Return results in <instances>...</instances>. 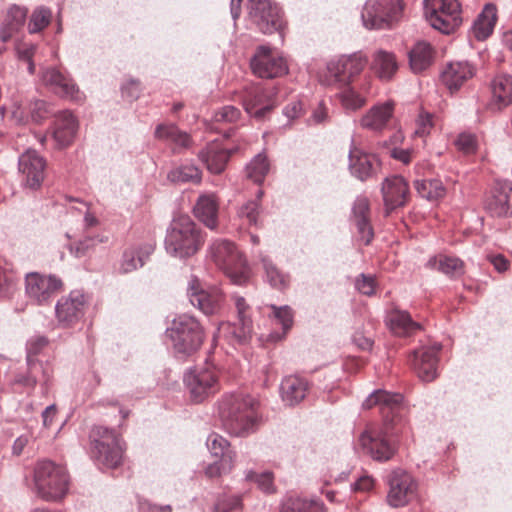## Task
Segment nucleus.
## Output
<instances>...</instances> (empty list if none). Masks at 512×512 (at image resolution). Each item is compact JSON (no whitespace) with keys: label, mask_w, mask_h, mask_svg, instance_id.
<instances>
[{"label":"nucleus","mask_w":512,"mask_h":512,"mask_svg":"<svg viewBox=\"0 0 512 512\" xmlns=\"http://www.w3.org/2000/svg\"><path fill=\"white\" fill-rule=\"evenodd\" d=\"M155 137L160 140H169L182 148H188L191 145L190 136L186 132L180 131L175 125H158Z\"/></svg>","instance_id":"obj_41"},{"label":"nucleus","mask_w":512,"mask_h":512,"mask_svg":"<svg viewBox=\"0 0 512 512\" xmlns=\"http://www.w3.org/2000/svg\"><path fill=\"white\" fill-rule=\"evenodd\" d=\"M19 171L26 187L40 188L45 178L46 161L34 150H27L19 158Z\"/></svg>","instance_id":"obj_20"},{"label":"nucleus","mask_w":512,"mask_h":512,"mask_svg":"<svg viewBox=\"0 0 512 512\" xmlns=\"http://www.w3.org/2000/svg\"><path fill=\"white\" fill-rule=\"evenodd\" d=\"M371 68L381 80L390 81L398 71L399 65L392 52L380 49L373 55Z\"/></svg>","instance_id":"obj_36"},{"label":"nucleus","mask_w":512,"mask_h":512,"mask_svg":"<svg viewBox=\"0 0 512 512\" xmlns=\"http://www.w3.org/2000/svg\"><path fill=\"white\" fill-rule=\"evenodd\" d=\"M395 104L393 101H387L382 104L372 106L360 119V126L375 132H380L387 128L394 114Z\"/></svg>","instance_id":"obj_26"},{"label":"nucleus","mask_w":512,"mask_h":512,"mask_svg":"<svg viewBox=\"0 0 512 512\" xmlns=\"http://www.w3.org/2000/svg\"><path fill=\"white\" fill-rule=\"evenodd\" d=\"M224 467H227V462L225 463L222 461V459H220L219 462L210 464L206 468L205 474L209 478H215L221 476L222 474L229 473L230 471H226Z\"/></svg>","instance_id":"obj_64"},{"label":"nucleus","mask_w":512,"mask_h":512,"mask_svg":"<svg viewBox=\"0 0 512 512\" xmlns=\"http://www.w3.org/2000/svg\"><path fill=\"white\" fill-rule=\"evenodd\" d=\"M476 75V68L468 61H456L447 64L441 78L445 86L451 91L459 90L467 81Z\"/></svg>","instance_id":"obj_25"},{"label":"nucleus","mask_w":512,"mask_h":512,"mask_svg":"<svg viewBox=\"0 0 512 512\" xmlns=\"http://www.w3.org/2000/svg\"><path fill=\"white\" fill-rule=\"evenodd\" d=\"M61 280L52 276L32 273L26 277V292L39 304L46 303L54 294L62 289Z\"/></svg>","instance_id":"obj_24"},{"label":"nucleus","mask_w":512,"mask_h":512,"mask_svg":"<svg viewBox=\"0 0 512 512\" xmlns=\"http://www.w3.org/2000/svg\"><path fill=\"white\" fill-rule=\"evenodd\" d=\"M27 13L25 7L15 4L6 9L0 22V55L7 50L5 44L15 39L22 31Z\"/></svg>","instance_id":"obj_21"},{"label":"nucleus","mask_w":512,"mask_h":512,"mask_svg":"<svg viewBox=\"0 0 512 512\" xmlns=\"http://www.w3.org/2000/svg\"><path fill=\"white\" fill-rule=\"evenodd\" d=\"M184 382L192 401L201 403L220 391L219 370L212 364H205L188 372Z\"/></svg>","instance_id":"obj_10"},{"label":"nucleus","mask_w":512,"mask_h":512,"mask_svg":"<svg viewBox=\"0 0 512 512\" xmlns=\"http://www.w3.org/2000/svg\"><path fill=\"white\" fill-rule=\"evenodd\" d=\"M403 10L402 0H368L362 12V19L369 29L389 28L401 19Z\"/></svg>","instance_id":"obj_9"},{"label":"nucleus","mask_w":512,"mask_h":512,"mask_svg":"<svg viewBox=\"0 0 512 512\" xmlns=\"http://www.w3.org/2000/svg\"><path fill=\"white\" fill-rule=\"evenodd\" d=\"M427 265L430 268L437 269L450 277H460L465 272L464 262L455 256L440 254L431 258Z\"/></svg>","instance_id":"obj_39"},{"label":"nucleus","mask_w":512,"mask_h":512,"mask_svg":"<svg viewBox=\"0 0 512 512\" xmlns=\"http://www.w3.org/2000/svg\"><path fill=\"white\" fill-rule=\"evenodd\" d=\"M107 241V237L96 235L86 236L81 240L75 241L70 245V252L77 258H82L91 255L95 247Z\"/></svg>","instance_id":"obj_47"},{"label":"nucleus","mask_w":512,"mask_h":512,"mask_svg":"<svg viewBox=\"0 0 512 512\" xmlns=\"http://www.w3.org/2000/svg\"><path fill=\"white\" fill-rule=\"evenodd\" d=\"M271 308L274 317L282 325L283 331L286 333L293 325V312L291 308L288 306H272Z\"/></svg>","instance_id":"obj_57"},{"label":"nucleus","mask_w":512,"mask_h":512,"mask_svg":"<svg viewBox=\"0 0 512 512\" xmlns=\"http://www.w3.org/2000/svg\"><path fill=\"white\" fill-rule=\"evenodd\" d=\"M433 61V49L426 42H418L409 52V64L413 72L426 70Z\"/></svg>","instance_id":"obj_40"},{"label":"nucleus","mask_w":512,"mask_h":512,"mask_svg":"<svg viewBox=\"0 0 512 512\" xmlns=\"http://www.w3.org/2000/svg\"><path fill=\"white\" fill-rule=\"evenodd\" d=\"M250 66L253 74L263 79L282 77L288 72L287 61L284 57L266 45L256 49Z\"/></svg>","instance_id":"obj_13"},{"label":"nucleus","mask_w":512,"mask_h":512,"mask_svg":"<svg viewBox=\"0 0 512 512\" xmlns=\"http://www.w3.org/2000/svg\"><path fill=\"white\" fill-rule=\"evenodd\" d=\"M168 179L175 183L199 184L202 180V172L197 166L186 164L171 170Z\"/></svg>","instance_id":"obj_44"},{"label":"nucleus","mask_w":512,"mask_h":512,"mask_svg":"<svg viewBox=\"0 0 512 512\" xmlns=\"http://www.w3.org/2000/svg\"><path fill=\"white\" fill-rule=\"evenodd\" d=\"M166 335L172 342L175 355L182 360L196 354L205 339L202 325L194 316L188 314L174 318L166 330Z\"/></svg>","instance_id":"obj_4"},{"label":"nucleus","mask_w":512,"mask_h":512,"mask_svg":"<svg viewBox=\"0 0 512 512\" xmlns=\"http://www.w3.org/2000/svg\"><path fill=\"white\" fill-rule=\"evenodd\" d=\"M236 308L238 311L239 321L241 323V328L236 329L229 323H223L219 327V333L230 332L233 336L239 341H245L247 337L250 336L252 331V323L249 317L246 316V310L248 306L244 300V298H237L236 300Z\"/></svg>","instance_id":"obj_37"},{"label":"nucleus","mask_w":512,"mask_h":512,"mask_svg":"<svg viewBox=\"0 0 512 512\" xmlns=\"http://www.w3.org/2000/svg\"><path fill=\"white\" fill-rule=\"evenodd\" d=\"M247 479L255 481L258 484V487L265 493H273L275 491L273 485V475L270 472H264L262 474L249 472L247 474Z\"/></svg>","instance_id":"obj_58"},{"label":"nucleus","mask_w":512,"mask_h":512,"mask_svg":"<svg viewBox=\"0 0 512 512\" xmlns=\"http://www.w3.org/2000/svg\"><path fill=\"white\" fill-rule=\"evenodd\" d=\"M484 208L493 217L512 216V182L496 181L486 193Z\"/></svg>","instance_id":"obj_15"},{"label":"nucleus","mask_w":512,"mask_h":512,"mask_svg":"<svg viewBox=\"0 0 512 512\" xmlns=\"http://www.w3.org/2000/svg\"><path fill=\"white\" fill-rule=\"evenodd\" d=\"M328 108L323 101L313 110L311 115V121L314 124H322L328 120Z\"/></svg>","instance_id":"obj_63"},{"label":"nucleus","mask_w":512,"mask_h":512,"mask_svg":"<svg viewBox=\"0 0 512 512\" xmlns=\"http://www.w3.org/2000/svg\"><path fill=\"white\" fill-rule=\"evenodd\" d=\"M497 19L496 6L494 4H486L474 21L472 26L473 36L479 41L486 40L493 33Z\"/></svg>","instance_id":"obj_35"},{"label":"nucleus","mask_w":512,"mask_h":512,"mask_svg":"<svg viewBox=\"0 0 512 512\" xmlns=\"http://www.w3.org/2000/svg\"><path fill=\"white\" fill-rule=\"evenodd\" d=\"M308 387V382L299 376L284 378L280 387L283 402L290 406L298 404L305 398Z\"/></svg>","instance_id":"obj_33"},{"label":"nucleus","mask_w":512,"mask_h":512,"mask_svg":"<svg viewBox=\"0 0 512 512\" xmlns=\"http://www.w3.org/2000/svg\"><path fill=\"white\" fill-rule=\"evenodd\" d=\"M455 145L459 151L466 155L474 154L477 150V138L470 133H461L455 141Z\"/></svg>","instance_id":"obj_56"},{"label":"nucleus","mask_w":512,"mask_h":512,"mask_svg":"<svg viewBox=\"0 0 512 512\" xmlns=\"http://www.w3.org/2000/svg\"><path fill=\"white\" fill-rule=\"evenodd\" d=\"M270 171V163L266 155L260 153L256 155L246 166V174L254 183L261 184L268 172Z\"/></svg>","instance_id":"obj_46"},{"label":"nucleus","mask_w":512,"mask_h":512,"mask_svg":"<svg viewBox=\"0 0 512 512\" xmlns=\"http://www.w3.org/2000/svg\"><path fill=\"white\" fill-rule=\"evenodd\" d=\"M415 135L425 137L429 135L434 128V115L425 111H421L416 119Z\"/></svg>","instance_id":"obj_54"},{"label":"nucleus","mask_w":512,"mask_h":512,"mask_svg":"<svg viewBox=\"0 0 512 512\" xmlns=\"http://www.w3.org/2000/svg\"><path fill=\"white\" fill-rule=\"evenodd\" d=\"M231 156V150L225 148L221 143L213 141L199 152V159L206 165L208 171L220 174L226 167Z\"/></svg>","instance_id":"obj_28"},{"label":"nucleus","mask_w":512,"mask_h":512,"mask_svg":"<svg viewBox=\"0 0 512 512\" xmlns=\"http://www.w3.org/2000/svg\"><path fill=\"white\" fill-rule=\"evenodd\" d=\"M392 330L400 335H409L421 328L420 324L413 321L409 313L395 310L390 314Z\"/></svg>","instance_id":"obj_42"},{"label":"nucleus","mask_w":512,"mask_h":512,"mask_svg":"<svg viewBox=\"0 0 512 512\" xmlns=\"http://www.w3.org/2000/svg\"><path fill=\"white\" fill-rule=\"evenodd\" d=\"M403 397L399 393L378 390L363 403L365 409L379 406L383 424H368L360 434L358 444L363 453L380 462L389 461L396 453V446L391 440L392 430L399 421Z\"/></svg>","instance_id":"obj_1"},{"label":"nucleus","mask_w":512,"mask_h":512,"mask_svg":"<svg viewBox=\"0 0 512 512\" xmlns=\"http://www.w3.org/2000/svg\"><path fill=\"white\" fill-rule=\"evenodd\" d=\"M7 265V261L0 258V296L10 294L14 287V279L11 274L7 273Z\"/></svg>","instance_id":"obj_59"},{"label":"nucleus","mask_w":512,"mask_h":512,"mask_svg":"<svg viewBox=\"0 0 512 512\" xmlns=\"http://www.w3.org/2000/svg\"><path fill=\"white\" fill-rule=\"evenodd\" d=\"M205 236L188 215L173 218L165 238L167 253L178 258L195 255L203 246Z\"/></svg>","instance_id":"obj_3"},{"label":"nucleus","mask_w":512,"mask_h":512,"mask_svg":"<svg viewBox=\"0 0 512 512\" xmlns=\"http://www.w3.org/2000/svg\"><path fill=\"white\" fill-rule=\"evenodd\" d=\"M281 512H323V506L314 500L289 499L283 504Z\"/></svg>","instance_id":"obj_49"},{"label":"nucleus","mask_w":512,"mask_h":512,"mask_svg":"<svg viewBox=\"0 0 512 512\" xmlns=\"http://www.w3.org/2000/svg\"><path fill=\"white\" fill-rule=\"evenodd\" d=\"M414 187L420 196L428 200H438L446 194V188L438 179L415 180Z\"/></svg>","instance_id":"obj_43"},{"label":"nucleus","mask_w":512,"mask_h":512,"mask_svg":"<svg viewBox=\"0 0 512 512\" xmlns=\"http://www.w3.org/2000/svg\"><path fill=\"white\" fill-rule=\"evenodd\" d=\"M33 481L36 495L46 502L61 501L69 490L66 468L49 460L35 465Z\"/></svg>","instance_id":"obj_5"},{"label":"nucleus","mask_w":512,"mask_h":512,"mask_svg":"<svg viewBox=\"0 0 512 512\" xmlns=\"http://www.w3.org/2000/svg\"><path fill=\"white\" fill-rule=\"evenodd\" d=\"M357 289L364 295L371 296L375 292L376 281L372 276L362 275L356 281Z\"/></svg>","instance_id":"obj_61"},{"label":"nucleus","mask_w":512,"mask_h":512,"mask_svg":"<svg viewBox=\"0 0 512 512\" xmlns=\"http://www.w3.org/2000/svg\"><path fill=\"white\" fill-rule=\"evenodd\" d=\"M207 447L213 456L227 462V467H224L226 471L232 470L236 453L229 448V442L223 436L217 433L210 434L207 439Z\"/></svg>","instance_id":"obj_38"},{"label":"nucleus","mask_w":512,"mask_h":512,"mask_svg":"<svg viewBox=\"0 0 512 512\" xmlns=\"http://www.w3.org/2000/svg\"><path fill=\"white\" fill-rule=\"evenodd\" d=\"M154 246L145 244L141 247H133L126 249L119 263L118 272L128 274L144 265L145 259L152 254Z\"/></svg>","instance_id":"obj_34"},{"label":"nucleus","mask_w":512,"mask_h":512,"mask_svg":"<svg viewBox=\"0 0 512 512\" xmlns=\"http://www.w3.org/2000/svg\"><path fill=\"white\" fill-rule=\"evenodd\" d=\"M340 101L346 110L356 111L366 104V98L354 87L347 86L340 93Z\"/></svg>","instance_id":"obj_50"},{"label":"nucleus","mask_w":512,"mask_h":512,"mask_svg":"<svg viewBox=\"0 0 512 512\" xmlns=\"http://www.w3.org/2000/svg\"><path fill=\"white\" fill-rule=\"evenodd\" d=\"M48 342L45 336L32 337L27 343L28 358L38 355L48 345Z\"/></svg>","instance_id":"obj_60"},{"label":"nucleus","mask_w":512,"mask_h":512,"mask_svg":"<svg viewBox=\"0 0 512 512\" xmlns=\"http://www.w3.org/2000/svg\"><path fill=\"white\" fill-rule=\"evenodd\" d=\"M262 265L266 280L272 287L284 289L288 286L290 281L289 276L280 270L271 260L263 258Z\"/></svg>","instance_id":"obj_48"},{"label":"nucleus","mask_w":512,"mask_h":512,"mask_svg":"<svg viewBox=\"0 0 512 512\" xmlns=\"http://www.w3.org/2000/svg\"><path fill=\"white\" fill-rule=\"evenodd\" d=\"M188 295L192 305L198 307L207 315L217 313L223 301V295L218 288H204L197 278L191 279L188 286Z\"/></svg>","instance_id":"obj_18"},{"label":"nucleus","mask_w":512,"mask_h":512,"mask_svg":"<svg viewBox=\"0 0 512 512\" xmlns=\"http://www.w3.org/2000/svg\"><path fill=\"white\" fill-rule=\"evenodd\" d=\"M512 103V76L498 75L491 83V99L488 107L492 111H501Z\"/></svg>","instance_id":"obj_31"},{"label":"nucleus","mask_w":512,"mask_h":512,"mask_svg":"<svg viewBox=\"0 0 512 512\" xmlns=\"http://www.w3.org/2000/svg\"><path fill=\"white\" fill-rule=\"evenodd\" d=\"M77 121L68 111L59 113L52 130V138L58 147L68 146L76 133Z\"/></svg>","instance_id":"obj_32"},{"label":"nucleus","mask_w":512,"mask_h":512,"mask_svg":"<svg viewBox=\"0 0 512 512\" xmlns=\"http://www.w3.org/2000/svg\"><path fill=\"white\" fill-rule=\"evenodd\" d=\"M349 160L351 173L362 181L370 178L379 165L375 155L366 153L357 147L350 150Z\"/></svg>","instance_id":"obj_29"},{"label":"nucleus","mask_w":512,"mask_h":512,"mask_svg":"<svg viewBox=\"0 0 512 512\" xmlns=\"http://www.w3.org/2000/svg\"><path fill=\"white\" fill-rule=\"evenodd\" d=\"M385 216L394 210L404 207L410 198L409 185L401 176L385 178L381 186Z\"/></svg>","instance_id":"obj_17"},{"label":"nucleus","mask_w":512,"mask_h":512,"mask_svg":"<svg viewBox=\"0 0 512 512\" xmlns=\"http://www.w3.org/2000/svg\"><path fill=\"white\" fill-rule=\"evenodd\" d=\"M441 348L440 344L423 346L412 353L410 358L411 366L422 381L431 382L438 377V362Z\"/></svg>","instance_id":"obj_16"},{"label":"nucleus","mask_w":512,"mask_h":512,"mask_svg":"<svg viewBox=\"0 0 512 512\" xmlns=\"http://www.w3.org/2000/svg\"><path fill=\"white\" fill-rule=\"evenodd\" d=\"M51 112L49 105L43 100H37L32 104L31 116L33 120L40 121Z\"/></svg>","instance_id":"obj_62"},{"label":"nucleus","mask_w":512,"mask_h":512,"mask_svg":"<svg viewBox=\"0 0 512 512\" xmlns=\"http://www.w3.org/2000/svg\"><path fill=\"white\" fill-rule=\"evenodd\" d=\"M248 15L264 34L280 32L284 27L281 10L271 0H249Z\"/></svg>","instance_id":"obj_11"},{"label":"nucleus","mask_w":512,"mask_h":512,"mask_svg":"<svg viewBox=\"0 0 512 512\" xmlns=\"http://www.w3.org/2000/svg\"><path fill=\"white\" fill-rule=\"evenodd\" d=\"M88 307V299L81 291H71L62 296L55 306V318L61 328H73L79 324Z\"/></svg>","instance_id":"obj_12"},{"label":"nucleus","mask_w":512,"mask_h":512,"mask_svg":"<svg viewBox=\"0 0 512 512\" xmlns=\"http://www.w3.org/2000/svg\"><path fill=\"white\" fill-rule=\"evenodd\" d=\"M424 14L430 25L449 34L462 23V9L458 0H424Z\"/></svg>","instance_id":"obj_8"},{"label":"nucleus","mask_w":512,"mask_h":512,"mask_svg":"<svg viewBox=\"0 0 512 512\" xmlns=\"http://www.w3.org/2000/svg\"><path fill=\"white\" fill-rule=\"evenodd\" d=\"M352 213L360 240L365 245L370 244L374 237V232L370 219L369 199L365 196L357 197L353 205Z\"/></svg>","instance_id":"obj_27"},{"label":"nucleus","mask_w":512,"mask_h":512,"mask_svg":"<svg viewBox=\"0 0 512 512\" xmlns=\"http://www.w3.org/2000/svg\"><path fill=\"white\" fill-rule=\"evenodd\" d=\"M36 50V46L32 43L25 42L22 40L15 41V51L17 57L28 63V71L30 74L35 72V65L33 62V56Z\"/></svg>","instance_id":"obj_53"},{"label":"nucleus","mask_w":512,"mask_h":512,"mask_svg":"<svg viewBox=\"0 0 512 512\" xmlns=\"http://www.w3.org/2000/svg\"><path fill=\"white\" fill-rule=\"evenodd\" d=\"M258 406V401L249 394H226L219 402V415L230 434L245 436L255 430L259 419Z\"/></svg>","instance_id":"obj_2"},{"label":"nucleus","mask_w":512,"mask_h":512,"mask_svg":"<svg viewBox=\"0 0 512 512\" xmlns=\"http://www.w3.org/2000/svg\"><path fill=\"white\" fill-rule=\"evenodd\" d=\"M242 500L238 495H223L215 503V512H231L241 508Z\"/></svg>","instance_id":"obj_55"},{"label":"nucleus","mask_w":512,"mask_h":512,"mask_svg":"<svg viewBox=\"0 0 512 512\" xmlns=\"http://www.w3.org/2000/svg\"><path fill=\"white\" fill-rule=\"evenodd\" d=\"M387 501L392 507L407 505L416 495L417 484L413 477L404 471H394L389 480Z\"/></svg>","instance_id":"obj_19"},{"label":"nucleus","mask_w":512,"mask_h":512,"mask_svg":"<svg viewBox=\"0 0 512 512\" xmlns=\"http://www.w3.org/2000/svg\"><path fill=\"white\" fill-rule=\"evenodd\" d=\"M91 455L103 467L116 468L123 459L124 447L118 433L103 426H95L90 434Z\"/></svg>","instance_id":"obj_7"},{"label":"nucleus","mask_w":512,"mask_h":512,"mask_svg":"<svg viewBox=\"0 0 512 512\" xmlns=\"http://www.w3.org/2000/svg\"><path fill=\"white\" fill-rule=\"evenodd\" d=\"M215 265L235 284L241 285L249 278V267L244 254L236 244L227 239H217L209 247Z\"/></svg>","instance_id":"obj_6"},{"label":"nucleus","mask_w":512,"mask_h":512,"mask_svg":"<svg viewBox=\"0 0 512 512\" xmlns=\"http://www.w3.org/2000/svg\"><path fill=\"white\" fill-rule=\"evenodd\" d=\"M242 103L245 111L258 120L276 106L273 90L259 84L249 85L243 90Z\"/></svg>","instance_id":"obj_14"},{"label":"nucleus","mask_w":512,"mask_h":512,"mask_svg":"<svg viewBox=\"0 0 512 512\" xmlns=\"http://www.w3.org/2000/svg\"><path fill=\"white\" fill-rule=\"evenodd\" d=\"M219 199L214 193L199 196L195 206V217L207 228L214 230L218 226Z\"/></svg>","instance_id":"obj_30"},{"label":"nucleus","mask_w":512,"mask_h":512,"mask_svg":"<svg viewBox=\"0 0 512 512\" xmlns=\"http://www.w3.org/2000/svg\"><path fill=\"white\" fill-rule=\"evenodd\" d=\"M52 19V12L45 7L36 8L30 16L28 29L30 33H37L46 28Z\"/></svg>","instance_id":"obj_51"},{"label":"nucleus","mask_w":512,"mask_h":512,"mask_svg":"<svg viewBox=\"0 0 512 512\" xmlns=\"http://www.w3.org/2000/svg\"><path fill=\"white\" fill-rule=\"evenodd\" d=\"M263 196V190L259 189L257 192V199L247 201L243 204L239 211L238 215L241 219H245L250 226L260 227V213H261V204L260 200Z\"/></svg>","instance_id":"obj_45"},{"label":"nucleus","mask_w":512,"mask_h":512,"mask_svg":"<svg viewBox=\"0 0 512 512\" xmlns=\"http://www.w3.org/2000/svg\"><path fill=\"white\" fill-rule=\"evenodd\" d=\"M41 79L44 85L49 87L60 97L75 101H81L83 99V95L74 80L60 69L47 68L43 71Z\"/></svg>","instance_id":"obj_23"},{"label":"nucleus","mask_w":512,"mask_h":512,"mask_svg":"<svg viewBox=\"0 0 512 512\" xmlns=\"http://www.w3.org/2000/svg\"><path fill=\"white\" fill-rule=\"evenodd\" d=\"M366 64V57L361 53H355L330 61L327 70L336 82L347 84L354 76L361 73Z\"/></svg>","instance_id":"obj_22"},{"label":"nucleus","mask_w":512,"mask_h":512,"mask_svg":"<svg viewBox=\"0 0 512 512\" xmlns=\"http://www.w3.org/2000/svg\"><path fill=\"white\" fill-rule=\"evenodd\" d=\"M240 116L241 112L238 108L227 105L215 112L213 120L215 125L232 124L238 121ZM214 129L218 130L220 127L215 126Z\"/></svg>","instance_id":"obj_52"}]
</instances>
